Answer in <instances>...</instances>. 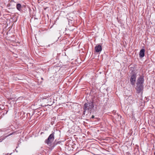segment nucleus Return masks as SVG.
Returning a JSON list of instances; mask_svg holds the SVG:
<instances>
[{
	"label": "nucleus",
	"mask_w": 155,
	"mask_h": 155,
	"mask_svg": "<svg viewBox=\"0 0 155 155\" xmlns=\"http://www.w3.org/2000/svg\"><path fill=\"white\" fill-rule=\"evenodd\" d=\"M144 82V79L142 76H140L138 78L137 81L136 86L137 92L138 93L142 92V91L143 89V84Z\"/></svg>",
	"instance_id": "f257e3e1"
},
{
	"label": "nucleus",
	"mask_w": 155,
	"mask_h": 155,
	"mask_svg": "<svg viewBox=\"0 0 155 155\" xmlns=\"http://www.w3.org/2000/svg\"><path fill=\"white\" fill-rule=\"evenodd\" d=\"M94 106L93 103L92 102H87L85 103L83 106L84 111L82 114V115H85L86 111L88 113L91 112L93 109Z\"/></svg>",
	"instance_id": "f03ea898"
},
{
	"label": "nucleus",
	"mask_w": 155,
	"mask_h": 155,
	"mask_svg": "<svg viewBox=\"0 0 155 155\" xmlns=\"http://www.w3.org/2000/svg\"><path fill=\"white\" fill-rule=\"evenodd\" d=\"M54 132L51 134L48 139L45 141V143L48 145L51 144L54 139Z\"/></svg>",
	"instance_id": "7ed1b4c3"
},
{
	"label": "nucleus",
	"mask_w": 155,
	"mask_h": 155,
	"mask_svg": "<svg viewBox=\"0 0 155 155\" xmlns=\"http://www.w3.org/2000/svg\"><path fill=\"white\" fill-rule=\"evenodd\" d=\"M136 75L135 74H133L131 75V77L130 79V81L131 84L132 85H134L136 81Z\"/></svg>",
	"instance_id": "20e7f679"
},
{
	"label": "nucleus",
	"mask_w": 155,
	"mask_h": 155,
	"mask_svg": "<svg viewBox=\"0 0 155 155\" xmlns=\"http://www.w3.org/2000/svg\"><path fill=\"white\" fill-rule=\"evenodd\" d=\"M95 49L96 52L98 53L102 51V48L100 45H98L95 46Z\"/></svg>",
	"instance_id": "39448f33"
},
{
	"label": "nucleus",
	"mask_w": 155,
	"mask_h": 155,
	"mask_svg": "<svg viewBox=\"0 0 155 155\" xmlns=\"http://www.w3.org/2000/svg\"><path fill=\"white\" fill-rule=\"evenodd\" d=\"M145 50L143 49H141L139 55L140 58H143L144 56Z\"/></svg>",
	"instance_id": "423d86ee"
},
{
	"label": "nucleus",
	"mask_w": 155,
	"mask_h": 155,
	"mask_svg": "<svg viewBox=\"0 0 155 155\" xmlns=\"http://www.w3.org/2000/svg\"><path fill=\"white\" fill-rule=\"evenodd\" d=\"M16 8L19 11H20L21 7V5L19 3L17 4L16 5Z\"/></svg>",
	"instance_id": "0eeeda50"
},
{
	"label": "nucleus",
	"mask_w": 155,
	"mask_h": 155,
	"mask_svg": "<svg viewBox=\"0 0 155 155\" xmlns=\"http://www.w3.org/2000/svg\"><path fill=\"white\" fill-rule=\"evenodd\" d=\"M14 132L12 133H10V134L9 135H8V136H10V135H12V134H14Z\"/></svg>",
	"instance_id": "6e6552de"
},
{
	"label": "nucleus",
	"mask_w": 155,
	"mask_h": 155,
	"mask_svg": "<svg viewBox=\"0 0 155 155\" xmlns=\"http://www.w3.org/2000/svg\"><path fill=\"white\" fill-rule=\"evenodd\" d=\"M94 115H92L91 118H94Z\"/></svg>",
	"instance_id": "1a4fd4ad"
},
{
	"label": "nucleus",
	"mask_w": 155,
	"mask_h": 155,
	"mask_svg": "<svg viewBox=\"0 0 155 155\" xmlns=\"http://www.w3.org/2000/svg\"><path fill=\"white\" fill-rule=\"evenodd\" d=\"M117 115L119 117H120V118H121V116L120 115H119L118 114H117Z\"/></svg>",
	"instance_id": "9d476101"
}]
</instances>
